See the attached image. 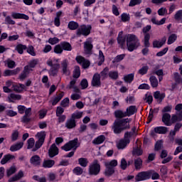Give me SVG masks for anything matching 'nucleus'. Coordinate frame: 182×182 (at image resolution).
Here are the masks:
<instances>
[{"label":"nucleus","instance_id":"680f3d73","mask_svg":"<svg viewBox=\"0 0 182 182\" xmlns=\"http://www.w3.org/2000/svg\"><path fill=\"white\" fill-rule=\"evenodd\" d=\"M63 48L62 47V45H60V44L58 45H56L55 47H54V53H57L58 55H60L61 53H63Z\"/></svg>","mask_w":182,"mask_h":182},{"label":"nucleus","instance_id":"412c9836","mask_svg":"<svg viewBox=\"0 0 182 182\" xmlns=\"http://www.w3.org/2000/svg\"><path fill=\"white\" fill-rule=\"evenodd\" d=\"M154 97L157 100L158 103H161L164 98L166 97V93H161L160 91H156L154 92Z\"/></svg>","mask_w":182,"mask_h":182},{"label":"nucleus","instance_id":"0e129e2a","mask_svg":"<svg viewBox=\"0 0 182 182\" xmlns=\"http://www.w3.org/2000/svg\"><path fill=\"white\" fill-rule=\"evenodd\" d=\"M99 62H98V66H102L103 65V63L105 62V55L103 54V52L102 50L99 51Z\"/></svg>","mask_w":182,"mask_h":182},{"label":"nucleus","instance_id":"2f4dec72","mask_svg":"<svg viewBox=\"0 0 182 182\" xmlns=\"http://www.w3.org/2000/svg\"><path fill=\"white\" fill-rule=\"evenodd\" d=\"M25 85L23 84H18L16 85L12 86V89L14 92H16L17 93H21V92L23 91V89H25Z\"/></svg>","mask_w":182,"mask_h":182},{"label":"nucleus","instance_id":"b1692460","mask_svg":"<svg viewBox=\"0 0 182 182\" xmlns=\"http://www.w3.org/2000/svg\"><path fill=\"white\" fill-rule=\"evenodd\" d=\"M55 166V161L50 159H44L43 162V167L44 168H51Z\"/></svg>","mask_w":182,"mask_h":182},{"label":"nucleus","instance_id":"c85d7f7f","mask_svg":"<svg viewBox=\"0 0 182 182\" xmlns=\"http://www.w3.org/2000/svg\"><path fill=\"white\" fill-rule=\"evenodd\" d=\"M23 177V172L22 171H19L17 174L11 177L9 181V182H14V181H18V180H21Z\"/></svg>","mask_w":182,"mask_h":182},{"label":"nucleus","instance_id":"a19ab883","mask_svg":"<svg viewBox=\"0 0 182 182\" xmlns=\"http://www.w3.org/2000/svg\"><path fill=\"white\" fill-rule=\"evenodd\" d=\"M151 21L152 22V23H154V25H164V23H166V18H163L161 19V21H159V20H157L155 17H153L151 19Z\"/></svg>","mask_w":182,"mask_h":182},{"label":"nucleus","instance_id":"6ab92c4d","mask_svg":"<svg viewBox=\"0 0 182 182\" xmlns=\"http://www.w3.org/2000/svg\"><path fill=\"white\" fill-rule=\"evenodd\" d=\"M11 16L14 19H24L25 21H29V16L25 14L13 12L11 13Z\"/></svg>","mask_w":182,"mask_h":182},{"label":"nucleus","instance_id":"f8f14e48","mask_svg":"<svg viewBox=\"0 0 182 182\" xmlns=\"http://www.w3.org/2000/svg\"><path fill=\"white\" fill-rule=\"evenodd\" d=\"M42 161V159H41V156L38 155H33L30 159V164L31 166H33L34 167H39L41 166V163Z\"/></svg>","mask_w":182,"mask_h":182},{"label":"nucleus","instance_id":"052dcab7","mask_svg":"<svg viewBox=\"0 0 182 182\" xmlns=\"http://www.w3.org/2000/svg\"><path fill=\"white\" fill-rule=\"evenodd\" d=\"M36 137H38L40 141H43L45 143V138L46 137V134L45 132H38L36 134Z\"/></svg>","mask_w":182,"mask_h":182},{"label":"nucleus","instance_id":"3c124183","mask_svg":"<svg viewBox=\"0 0 182 182\" xmlns=\"http://www.w3.org/2000/svg\"><path fill=\"white\" fill-rule=\"evenodd\" d=\"M173 79L175 83H176L177 85H180V83H182V77L178 73H173Z\"/></svg>","mask_w":182,"mask_h":182},{"label":"nucleus","instance_id":"393cba45","mask_svg":"<svg viewBox=\"0 0 182 182\" xmlns=\"http://www.w3.org/2000/svg\"><path fill=\"white\" fill-rule=\"evenodd\" d=\"M63 96H65V92H61L60 94H58L57 96H55L53 100L50 101L53 106H55L56 105H58V103H59V102H60V100H62V97H63Z\"/></svg>","mask_w":182,"mask_h":182},{"label":"nucleus","instance_id":"4be33fe9","mask_svg":"<svg viewBox=\"0 0 182 182\" xmlns=\"http://www.w3.org/2000/svg\"><path fill=\"white\" fill-rule=\"evenodd\" d=\"M14 159H15V156L10 154L4 155L1 160V164H6V163H9V161H11V160H14Z\"/></svg>","mask_w":182,"mask_h":182},{"label":"nucleus","instance_id":"6e6552de","mask_svg":"<svg viewBox=\"0 0 182 182\" xmlns=\"http://www.w3.org/2000/svg\"><path fill=\"white\" fill-rule=\"evenodd\" d=\"M75 60L79 65H81L83 69H87L89 66H90V61L89 60H86L83 56L77 55L75 58Z\"/></svg>","mask_w":182,"mask_h":182},{"label":"nucleus","instance_id":"864d4df0","mask_svg":"<svg viewBox=\"0 0 182 182\" xmlns=\"http://www.w3.org/2000/svg\"><path fill=\"white\" fill-rule=\"evenodd\" d=\"M181 122V119H180V117L176 114H172L171 117V124H174V123H180Z\"/></svg>","mask_w":182,"mask_h":182},{"label":"nucleus","instance_id":"58836bf2","mask_svg":"<svg viewBox=\"0 0 182 182\" xmlns=\"http://www.w3.org/2000/svg\"><path fill=\"white\" fill-rule=\"evenodd\" d=\"M123 80H124L125 83H131L134 80V74L131 73L124 75Z\"/></svg>","mask_w":182,"mask_h":182},{"label":"nucleus","instance_id":"8fccbe9b","mask_svg":"<svg viewBox=\"0 0 182 182\" xmlns=\"http://www.w3.org/2000/svg\"><path fill=\"white\" fill-rule=\"evenodd\" d=\"M163 148V140H158L154 145V151H160Z\"/></svg>","mask_w":182,"mask_h":182},{"label":"nucleus","instance_id":"c03bdc74","mask_svg":"<svg viewBox=\"0 0 182 182\" xmlns=\"http://www.w3.org/2000/svg\"><path fill=\"white\" fill-rule=\"evenodd\" d=\"M108 76L112 80H117V79H119V73L117 71H109Z\"/></svg>","mask_w":182,"mask_h":182},{"label":"nucleus","instance_id":"79ce46f5","mask_svg":"<svg viewBox=\"0 0 182 182\" xmlns=\"http://www.w3.org/2000/svg\"><path fill=\"white\" fill-rule=\"evenodd\" d=\"M60 16H62V11L57 12L54 19V25L55 26H60Z\"/></svg>","mask_w":182,"mask_h":182},{"label":"nucleus","instance_id":"603ef678","mask_svg":"<svg viewBox=\"0 0 182 182\" xmlns=\"http://www.w3.org/2000/svg\"><path fill=\"white\" fill-rule=\"evenodd\" d=\"M73 76L75 79H78V77H80V67L78 65L75 67Z\"/></svg>","mask_w":182,"mask_h":182},{"label":"nucleus","instance_id":"a878e982","mask_svg":"<svg viewBox=\"0 0 182 182\" xmlns=\"http://www.w3.org/2000/svg\"><path fill=\"white\" fill-rule=\"evenodd\" d=\"M65 127L67 129H75L76 127V120L73 118L68 119L65 122Z\"/></svg>","mask_w":182,"mask_h":182},{"label":"nucleus","instance_id":"aec40b11","mask_svg":"<svg viewBox=\"0 0 182 182\" xmlns=\"http://www.w3.org/2000/svg\"><path fill=\"white\" fill-rule=\"evenodd\" d=\"M166 41L167 40L166 39V37H163L161 41L157 40L154 41L152 43L153 48H156L157 49H160V48H163V46L166 45Z\"/></svg>","mask_w":182,"mask_h":182},{"label":"nucleus","instance_id":"ddd939ff","mask_svg":"<svg viewBox=\"0 0 182 182\" xmlns=\"http://www.w3.org/2000/svg\"><path fill=\"white\" fill-rule=\"evenodd\" d=\"M59 154V149L56 146V144H53L48 150V156L51 159Z\"/></svg>","mask_w":182,"mask_h":182},{"label":"nucleus","instance_id":"9b49d317","mask_svg":"<svg viewBox=\"0 0 182 182\" xmlns=\"http://www.w3.org/2000/svg\"><path fill=\"white\" fill-rule=\"evenodd\" d=\"M91 85L93 87H100V86H102V82L100 81V74L97 73L93 75L91 81Z\"/></svg>","mask_w":182,"mask_h":182},{"label":"nucleus","instance_id":"c756f323","mask_svg":"<svg viewBox=\"0 0 182 182\" xmlns=\"http://www.w3.org/2000/svg\"><path fill=\"white\" fill-rule=\"evenodd\" d=\"M22 147H23V142H18L10 147V151H18V150H21Z\"/></svg>","mask_w":182,"mask_h":182},{"label":"nucleus","instance_id":"7ed1b4c3","mask_svg":"<svg viewBox=\"0 0 182 182\" xmlns=\"http://www.w3.org/2000/svg\"><path fill=\"white\" fill-rule=\"evenodd\" d=\"M100 173V163L97 159H95L88 167V174L90 176H97Z\"/></svg>","mask_w":182,"mask_h":182},{"label":"nucleus","instance_id":"e2e57ef3","mask_svg":"<svg viewBox=\"0 0 182 182\" xmlns=\"http://www.w3.org/2000/svg\"><path fill=\"white\" fill-rule=\"evenodd\" d=\"M73 173L76 176H81V174H83V168L80 166H77L73 170Z\"/></svg>","mask_w":182,"mask_h":182},{"label":"nucleus","instance_id":"cd10ccee","mask_svg":"<svg viewBox=\"0 0 182 182\" xmlns=\"http://www.w3.org/2000/svg\"><path fill=\"white\" fill-rule=\"evenodd\" d=\"M144 100L149 105H151L153 103V95H151V92H147L144 95Z\"/></svg>","mask_w":182,"mask_h":182},{"label":"nucleus","instance_id":"72a5a7b5","mask_svg":"<svg viewBox=\"0 0 182 182\" xmlns=\"http://www.w3.org/2000/svg\"><path fill=\"white\" fill-rule=\"evenodd\" d=\"M60 45L63 48V50H67V52H70L73 49L72 45L66 41L61 42Z\"/></svg>","mask_w":182,"mask_h":182},{"label":"nucleus","instance_id":"4d7b16f0","mask_svg":"<svg viewBox=\"0 0 182 182\" xmlns=\"http://www.w3.org/2000/svg\"><path fill=\"white\" fill-rule=\"evenodd\" d=\"M176 41H177V35L171 34L168 38L167 43L168 45H172V43H174Z\"/></svg>","mask_w":182,"mask_h":182},{"label":"nucleus","instance_id":"09e8293b","mask_svg":"<svg viewBox=\"0 0 182 182\" xmlns=\"http://www.w3.org/2000/svg\"><path fill=\"white\" fill-rule=\"evenodd\" d=\"M78 164H80L81 167H87V164H89V161L86 158H80L78 159Z\"/></svg>","mask_w":182,"mask_h":182},{"label":"nucleus","instance_id":"0eeeda50","mask_svg":"<svg viewBox=\"0 0 182 182\" xmlns=\"http://www.w3.org/2000/svg\"><path fill=\"white\" fill-rule=\"evenodd\" d=\"M144 45L145 48L142 49L141 53L144 56H147V55H149V48H150V34L149 33H146L144 35Z\"/></svg>","mask_w":182,"mask_h":182},{"label":"nucleus","instance_id":"7c9ffc66","mask_svg":"<svg viewBox=\"0 0 182 182\" xmlns=\"http://www.w3.org/2000/svg\"><path fill=\"white\" fill-rule=\"evenodd\" d=\"M122 33H123V32H120L119 33V36L117 37V43L122 46V48H123V46H124V43H126L127 37L126 36L123 37L122 36Z\"/></svg>","mask_w":182,"mask_h":182},{"label":"nucleus","instance_id":"69168bd1","mask_svg":"<svg viewBox=\"0 0 182 182\" xmlns=\"http://www.w3.org/2000/svg\"><path fill=\"white\" fill-rule=\"evenodd\" d=\"M80 85L81 86V89L83 90L85 89H87L89 86V82H87V80L86 78H84L81 80Z\"/></svg>","mask_w":182,"mask_h":182},{"label":"nucleus","instance_id":"2eb2a0df","mask_svg":"<svg viewBox=\"0 0 182 182\" xmlns=\"http://www.w3.org/2000/svg\"><path fill=\"white\" fill-rule=\"evenodd\" d=\"M161 121L165 126H171V115L169 113L163 114Z\"/></svg>","mask_w":182,"mask_h":182},{"label":"nucleus","instance_id":"473e14b6","mask_svg":"<svg viewBox=\"0 0 182 182\" xmlns=\"http://www.w3.org/2000/svg\"><path fill=\"white\" fill-rule=\"evenodd\" d=\"M105 140H106V136H105V135H100V136H97V138H95L92 141V144H102V143H103L105 141Z\"/></svg>","mask_w":182,"mask_h":182},{"label":"nucleus","instance_id":"774afa93","mask_svg":"<svg viewBox=\"0 0 182 182\" xmlns=\"http://www.w3.org/2000/svg\"><path fill=\"white\" fill-rule=\"evenodd\" d=\"M121 21L122 22H129L130 21V14H127V13L121 14Z\"/></svg>","mask_w":182,"mask_h":182},{"label":"nucleus","instance_id":"423d86ee","mask_svg":"<svg viewBox=\"0 0 182 182\" xmlns=\"http://www.w3.org/2000/svg\"><path fill=\"white\" fill-rule=\"evenodd\" d=\"M127 46L129 52H133L136 48V36L133 34L126 35Z\"/></svg>","mask_w":182,"mask_h":182},{"label":"nucleus","instance_id":"5701e85b","mask_svg":"<svg viewBox=\"0 0 182 182\" xmlns=\"http://www.w3.org/2000/svg\"><path fill=\"white\" fill-rule=\"evenodd\" d=\"M127 144H129V141H126L125 140L122 139L117 143V149L123 150L124 149H126V147H127Z\"/></svg>","mask_w":182,"mask_h":182},{"label":"nucleus","instance_id":"ea45409f","mask_svg":"<svg viewBox=\"0 0 182 182\" xmlns=\"http://www.w3.org/2000/svg\"><path fill=\"white\" fill-rule=\"evenodd\" d=\"M105 174L107 177H110V176H113L114 174V168L110 166H105Z\"/></svg>","mask_w":182,"mask_h":182},{"label":"nucleus","instance_id":"c9c22d12","mask_svg":"<svg viewBox=\"0 0 182 182\" xmlns=\"http://www.w3.org/2000/svg\"><path fill=\"white\" fill-rule=\"evenodd\" d=\"M114 116L117 119H123V117H127L126 112H123L122 110L115 111Z\"/></svg>","mask_w":182,"mask_h":182},{"label":"nucleus","instance_id":"13d9d810","mask_svg":"<svg viewBox=\"0 0 182 182\" xmlns=\"http://www.w3.org/2000/svg\"><path fill=\"white\" fill-rule=\"evenodd\" d=\"M117 166V160L113 159L111 161L105 162V167H112L114 168Z\"/></svg>","mask_w":182,"mask_h":182},{"label":"nucleus","instance_id":"6e6d98bb","mask_svg":"<svg viewBox=\"0 0 182 182\" xmlns=\"http://www.w3.org/2000/svg\"><path fill=\"white\" fill-rule=\"evenodd\" d=\"M153 119H154V112H153V108H151L149 109V116L147 117V124L151 123V122H153Z\"/></svg>","mask_w":182,"mask_h":182},{"label":"nucleus","instance_id":"4468645a","mask_svg":"<svg viewBox=\"0 0 182 182\" xmlns=\"http://www.w3.org/2000/svg\"><path fill=\"white\" fill-rule=\"evenodd\" d=\"M68 66H69V61H68V60H63L61 63L62 72L63 75H66V76L70 75V70H69Z\"/></svg>","mask_w":182,"mask_h":182},{"label":"nucleus","instance_id":"49530a36","mask_svg":"<svg viewBox=\"0 0 182 182\" xmlns=\"http://www.w3.org/2000/svg\"><path fill=\"white\" fill-rule=\"evenodd\" d=\"M125 112L127 113V117L132 116L134 113H136V106H130L129 107L127 108Z\"/></svg>","mask_w":182,"mask_h":182},{"label":"nucleus","instance_id":"338daca9","mask_svg":"<svg viewBox=\"0 0 182 182\" xmlns=\"http://www.w3.org/2000/svg\"><path fill=\"white\" fill-rule=\"evenodd\" d=\"M35 146V139L33 138H30L27 141V149H31Z\"/></svg>","mask_w":182,"mask_h":182},{"label":"nucleus","instance_id":"f704fd0d","mask_svg":"<svg viewBox=\"0 0 182 182\" xmlns=\"http://www.w3.org/2000/svg\"><path fill=\"white\" fill-rule=\"evenodd\" d=\"M100 78L102 80H105V79H107V76H109V68L106 67L102 70V71L100 73Z\"/></svg>","mask_w":182,"mask_h":182},{"label":"nucleus","instance_id":"1a4fd4ad","mask_svg":"<svg viewBox=\"0 0 182 182\" xmlns=\"http://www.w3.org/2000/svg\"><path fill=\"white\" fill-rule=\"evenodd\" d=\"M151 178V171H142L137 174V181H145V180H150Z\"/></svg>","mask_w":182,"mask_h":182},{"label":"nucleus","instance_id":"37998d69","mask_svg":"<svg viewBox=\"0 0 182 182\" xmlns=\"http://www.w3.org/2000/svg\"><path fill=\"white\" fill-rule=\"evenodd\" d=\"M68 26L70 31H76V29L79 28V23L76 21H70Z\"/></svg>","mask_w":182,"mask_h":182},{"label":"nucleus","instance_id":"5fc2aeb1","mask_svg":"<svg viewBox=\"0 0 182 182\" xmlns=\"http://www.w3.org/2000/svg\"><path fill=\"white\" fill-rule=\"evenodd\" d=\"M15 173H16V167L15 166H12L6 170L7 177H11V176L15 174Z\"/></svg>","mask_w":182,"mask_h":182},{"label":"nucleus","instance_id":"bb28decb","mask_svg":"<svg viewBox=\"0 0 182 182\" xmlns=\"http://www.w3.org/2000/svg\"><path fill=\"white\" fill-rule=\"evenodd\" d=\"M8 99L10 103H14V100H21L22 99V95L11 93L8 97Z\"/></svg>","mask_w":182,"mask_h":182},{"label":"nucleus","instance_id":"e433bc0d","mask_svg":"<svg viewBox=\"0 0 182 182\" xmlns=\"http://www.w3.org/2000/svg\"><path fill=\"white\" fill-rule=\"evenodd\" d=\"M129 166H130V161H126V159L122 158L121 159V162H120V168H122V170H126V168H127V167H129Z\"/></svg>","mask_w":182,"mask_h":182},{"label":"nucleus","instance_id":"20e7f679","mask_svg":"<svg viewBox=\"0 0 182 182\" xmlns=\"http://www.w3.org/2000/svg\"><path fill=\"white\" fill-rule=\"evenodd\" d=\"M79 146H80V144L79 143V139L77 138H75L73 140L68 141L67 144L63 146L61 149L65 151H70V150L72 149L76 150V149H77Z\"/></svg>","mask_w":182,"mask_h":182},{"label":"nucleus","instance_id":"4c0bfd02","mask_svg":"<svg viewBox=\"0 0 182 182\" xmlns=\"http://www.w3.org/2000/svg\"><path fill=\"white\" fill-rule=\"evenodd\" d=\"M149 82L153 87H157L159 86V80L154 75H151L149 77Z\"/></svg>","mask_w":182,"mask_h":182},{"label":"nucleus","instance_id":"dca6fc26","mask_svg":"<svg viewBox=\"0 0 182 182\" xmlns=\"http://www.w3.org/2000/svg\"><path fill=\"white\" fill-rule=\"evenodd\" d=\"M136 134V127L132 129L131 132H127L124 133L123 139L126 141H128V144H130V139Z\"/></svg>","mask_w":182,"mask_h":182},{"label":"nucleus","instance_id":"a211bd4d","mask_svg":"<svg viewBox=\"0 0 182 182\" xmlns=\"http://www.w3.org/2000/svg\"><path fill=\"white\" fill-rule=\"evenodd\" d=\"M93 49V44L90 41H85L84 43V51L85 55H92V50Z\"/></svg>","mask_w":182,"mask_h":182},{"label":"nucleus","instance_id":"de8ad7c7","mask_svg":"<svg viewBox=\"0 0 182 182\" xmlns=\"http://www.w3.org/2000/svg\"><path fill=\"white\" fill-rule=\"evenodd\" d=\"M16 50H17L18 53L22 55L23 53V50H26V46L18 44L16 46Z\"/></svg>","mask_w":182,"mask_h":182},{"label":"nucleus","instance_id":"a18cd8bd","mask_svg":"<svg viewBox=\"0 0 182 182\" xmlns=\"http://www.w3.org/2000/svg\"><path fill=\"white\" fill-rule=\"evenodd\" d=\"M174 19L176 21V22H180L181 23L182 22V9L178 10L176 12L174 15Z\"/></svg>","mask_w":182,"mask_h":182},{"label":"nucleus","instance_id":"f03ea898","mask_svg":"<svg viewBox=\"0 0 182 182\" xmlns=\"http://www.w3.org/2000/svg\"><path fill=\"white\" fill-rule=\"evenodd\" d=\"M48 66H50V68L48 71L50 76H58V73L60 68V64H59V59L53 58L48 59L46 62Z\"/></svg>","mask_w":182,"mask_h":182},{"label":"nucleus","instance_id":"bf43d9fd","mask_svg":"<svg viewBox=\"0 0 182 182\" xmlns=\"http://www.w3.org/2000/svg\"><path fill=\"white\" fill-rule=\"evenodd\" d=\"M83 116L82 112H75L71 115V119L73 120H76V119H82V117Z\"/></svg>","mask_w":182,"mask_h":182},{"label":"nucleus","instance_id":"9d476101","mask_svg":"<svg viewBox=\"0 0 182 182\" xmlns=\"http://www.w3.org/2000/svg\"><path fill=\"white\" fill-rule=\"evenodd\" d=\"M168 132V128H167V127H156L151 132V136H154V133L156 134H166Z\"/></svg>","mask_w":182,"mask_h":182},{"label":"nucleus","instance_id":"f3484780","mask_svg":"<svg viewBox=\"0 0 182 182\" xmlns=\"http://www.w3.org/2000/svg\"><path fill=\"white\" fill-rule=\"evenodd\" d=\"M20 70L21 69H19V68L14 70H5L3 73V76H4V77L8 76H15V75H18V73H19Z\"/></svg>","mask_w":182,"mask_h":182},{"label":"nucleus","instance_id":"f257e3e1","mask_svg":"<svg viewBox=\"0 0 182 182\" xmlns=\"http://www.w3.org/2000/svg\"><path fill=\"white\" fill-rule=\"evenodd\" d=\"M129 122L130 119H129V118L115 119L111 127V129L114 134H120L124 132V130L130 128V125L129 124Z\"/></svg>","mask_w":182,"mask_h":182},{"label":"nucleus","instance_id":"39448f33","mask_svg":"<svg viewBox=\"0 0 182 182\" xmlns=\"http://www.w3.org/2000/svg\"><path fill=\"white\" fill-rule=\"evenodd\" d=\"M90 31H92L91 26L82 25L78 27L76 31V35L78 37L80 36H89L90 35Z\"/></svg>","mask_w":182,"mask_h":182}]
</instances>
